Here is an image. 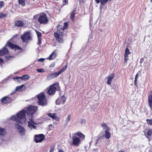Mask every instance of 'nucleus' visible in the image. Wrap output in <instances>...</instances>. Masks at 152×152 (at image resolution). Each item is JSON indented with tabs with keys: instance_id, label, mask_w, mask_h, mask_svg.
I'll use <instances>...</instances> for the list:
<instances>
[{
	"instance_id": "nucleus-1",
	"label": "nucleus",
	"mask_w": 152,
	"mask_h": 152,
	"mask_svg": "<svg viewBox=\"0 0 152 152\" xmlns=\"http://www.w3.org/2000/svg\"><path fill=\"white\" fill-rule=\"evenodd\" d=\"M37 108L35 106H30L26 110H23L19 112L17 114V117L15 115H13L11 117V119L18 123L21 124L25 122L26 120L25 113L29 116L30 121L28 122V126L31 129H35L36 126L34 125L36 123L33 120V115L36 112Z\"/></svg>"
},
{
	"instance_id": "nucleus-2",
	"label": "nucleus",
	"mask_w": 152,
	"mask_h": 152,
	"mask_svg": "<svg viewBox=\"0 0 152 152\" xmlns=\"http://www.w3.org/2000/svg\"><path fill=\"white\" fill-rule=\"evenodd\" d=\"M68 24L67 22H65L63 26L61 25L58 26L57 31L54 33L55 37H56L57 40L60 43H62L64 42L63 39L60 37L63 35L64 29L67 28Z\"/></svg>"
},
{
	"instance_id": "nucleus-3",
	"label": "nucleus",
	"mask_w": 152,
	"mask_h": 152,
	"mask_svg": "<svg viewBox=\"0 0 152 152\" xmlns=\"http://www.w3.org/2000/svg\"><path fill=\"white\" fill-rule=\"evenodd\" d=\"M37 98L38 103L39 105L44 107L48 104L47 99L43 93H42L38 94Z\"/></svg>"
},
{
	"instance_id": "nucleus-4",
	"label": "nucleus",
	"mask_w": 152,
	"mask_h": 152,
	"mask_svg": "<svg viewBox=\"0 0 152 152\" xmlns=\"http://www.w3.org/2000/svg\"><path fill=\"white\" fill-rule=\"evenodd\" d=\"M59 89L58 84H54L52 85L50 87L47 91V93L49 95H53L55 94L56 90Z\"/></svg>"
},
{
	"instance_id": "nucleus-5",
	"label": "nucleus",
	"mask_w": 152,
	"mask_h": 152,
	"mask_svg": "<svg viewBox=\"0 0 152 152\" xmlns=\"http://www.w3.org/2000/svg\"><path fill=\"white\" fill-rule=\"evenodd\" d=\"M38 21L41 24H46L48 22V18L46 15L45 13L40 14L39 17Z\"/></svg>"
},
{
	"instance_id": "nucleus-6",
	"label": "nucleus",
	"mask_w": 152,
	"mask_h": 152,
	"mask_svg": "<svg viewBox=\"0 0 152 152\" xmlns=\"http://www.w3.org/2000/svg\"><path fill=\"white\" fill-rule=\"evenodd\" d=\"M15 126L17 129L18 132L21 136L25 135L26 131L23 127L18 125L17 124H15Z\"/></svg>"
},
{
	"instance_id": "nucleus-7",
	"label": "nucleus",
	"mask_w": 152,
	"mask_h": 152,
	"mask_svg": "<svg viewBox=\"0 0 152 152\" xmlns=\"http://www.w3.org/2000/svg\"><path fill=\"white\" fill-rule=\"evenodd\" d=\"M72 144L78 146L79 145L80 141V139L77 137L74 134H72Z\"/></svg>"
},
{
	"instance_id": "nucleus-8",
	"label": "nucleus",
	"mask_w": 152,
	"mask_h": 152,
	"mask_svg": "<svg viewBox=\"0 0 152 152\" xmlns=\"http://www.w3.org/2000/svg\"><path fill=\"white\" fill-rule=\"evenodd\" d=\"M21 38L23 40V42H26L27 40H31V37L30 33L26 32L21 37Z\"/></svg>"
},
{
	"instance_id": "nucleus-9",
	"label": "nucleus",
	"mask_w": 152,
	"mask_h": 152,
	"mask_svg": "<svg viewBox=\"0 0 152 152\" xmlns=\"http://www.w3.org/2000/svg\"><path fill=\"white\" fill-rule=\"evenodd\" d=\"M45 136L42 134L35 135L34 139L37 143L41 142L45 138Z\"/></svg>"
},
{
	"instance_id": "nucleus-10",
	"label": "nucleus",
	"mask_w": 152,
	"mask_h": 152,
	"mask_svg": "<svg viewBox=\"0 0 152 152\" xmlns=\"http://www.w3.org/2000/svg\"><path fill=\"white\" fill-rule=\"evenodd\" d=\"M59 75L57 72H56L53 73H49L47 76V79L48 80H50L57 77Z\"/></svg>"
},
{
	"instance_id": "nucleus-11",
	"label": "nucleus",
	"mask_w": 152,
	"mask_h": 152,
	"mask_svg": "<svg viewBox=\"0 0 152 152\" xmlns=\"http://www.w3.org/2000/svg\"><path fill=\"white\" fill-rule=\"evenodd\" d=\"M66 101V98L64 96H63L61 97L58 98L56 101V104H63Z\"/></svg>"
},
{
	"instance_id": "nucleus-12",
	"label": "nucleus",
	"mask_w": 152,
	"mask_h": 152,
	"mask_svg": "<svg viewBox=\"0 0 152 152\" xmlns=\"http://www.w3.org/2000/svg\"><path fill=\"white\" fill-rule=\"evenodd\" d=\"M12 99L8 96L4 97L1 100V101L4 104L10 103L12 102Z\"/></svg>"
},
{
	"instance_id": "nucleus-13",
	"label": "nucleus",
	"mask_w": 152,
	"mask_h": 152,
	"mask_svg": "<svg viewBox=\"0 0 152 152\" xmlns=\"http://www.w3.org/2000/svg\"><path fill=\"white\" fill-rule=\"evenodd\" d=\"M7 43H8L7 44L8 46L12 49H14L15 50H18L21 49L20 47L17 45H14L10 42H8Z\"/></svg>"
},
{
	"instance_id": "nucleus-14",
	"label": "nucleus",
	"mask_w": 152,
	"mask_h": 152,
	"mask_svg": "<svg viewBox=\"0 0 152 152\" xmlns=\"http://www.w3.org/2000/svg\"><path fill=\"white\" fill-rule=\"evenodd\" d=\"M114 74L112 73L110 75L106 77V78H107V83L108 85H110L111 83V82L114 78Z\"/></svg>"
},
{
	"instance_id": "nucleus-15",
	"label": "nucleus",
	"mask_w": 152,
	"mask_h": 152,
	"mask_svg": "<svg viewBox=\"0 0 152 152\" xmlns=\"http://www.w3.org/2000/svg\"><path fill=\"white\" fill-rule=\"evenodd\" d=\"M8 53V51L5 48V46L2 49L0 50V56H2L7 54Z\"/></svg>"
},
{
	"instance_id": "nucleus-16",
	"label": "nucleus",
	"mask_w": 152,
	"mask_h": 152,
	"mask_svg": "<svg viewBox=\"0 0 152 152\" xmlns=\"http://www.w3.org/2000/svg\"><path fill=\"white\" fill-rule=\"evenodd\" d=\"M101 126L104 130V132L110 131V129L106 124L103 123L101 125Z\"/></svg>"
},
{
	"instance_id": "nucleus-17",
	"label": "nucleus",
	"mask_w": 152,
	"mask_h": 152,
	"mask_svg": "<svg viewBox=\"0 0 152 152\" xmlns=\"http://www.w3.org/2000/svg\"><path fill=\"white\" fill-rule=\"evenodd\" d=\"M56 50H55L54 51L47 59H48L49 60H53L55 59L56 55Z\"/></svg>"
},
{
	"instance_id": "nucleus-18",
	"label": "nucleus",
	"mask_w": 152,
	"mask_h": 152,
	"mask_svg": "<svg viewBox=\"0 0 152 152\" xmlns=\"http://www.w3.org/2000/svg\"><path fill=\"white\" fill-rule=\"evenodd\" d=\"M97 3H99L100 2L101 5H104L108 1H110L111 0H95Z\"/></svg>"
},
{
	"instance_id": "nucleus-19",
	"label": "nucleus",
	"mask_w": 152,
	"mask_h": 152,
	"mask_svg": "<svg viewBox=\"0 0 152 152\" xmlns=\"http://www.w3.org/2000/svg\"><path fill=\"white\" fill-rule=\"evenodd\" d=\"M24 23L20 20H18L15 22V25L17 27H21L23 26Z\"/></svg>"
},
{
	"instance_id": "nucleus-20",
	"label": "nucleus",
	"mask_w": 152,
	"mask_h": 152,
	"mask_svg": "<svg viewBox=\"0 0 152 152\" xmlns=\"http://www.w3.org/2000/svg\"><path fill=\"white\" fill-rule=\"evenodd\" d=\"M7 134V131L6 129L0 127V136L3 137Z\"/></svg>"
},
{
	"instance_id": "nucleus-21",
	"label": "nucleus",
	"mask_w": 152,
	"mask_h": 152,
	"mask_svg": "<svg viewBox=\"0 0 152 152\" xmlns=\"http://www.w3.org/2000/svg\"><path fill=\"white\" fill-rule=\"evenodd\" d=\"M152 134V130L150 129L148 130L147 134H145V136L148 139H149V136H151Z\"/></svg>"
},
{
	"instance_id": "nucleus-22",
	"label": "nucleus",
	"mask_w": 152,
	"mask_h": 152,
	"mask_svg": "<svg viewBox=\"0 0 152 152\" xmlns=\"http://www.w3.org/2000/svg\"><path fill=\"white\" fill-rule=\"evenodd\" d=\"M76 136H78L81 139H83L85 138V136L82 133L78 132L74 134Z\"/></svg>"
},
{
	"instance_id": "nucleus-23",
	"label": "nucleus",
	"mask_w": 152,
	"mask_h": 152,
	"mask_svg": "<svg viewBox=\"0 0 152 152\" xmlns=\"http://www.w3.org/2000/svg\"><path fill=\"white\" fill-rule=\"evenodd\" d=\"M67 66H65L64 67L61 69L60 70L57 72L59 75L61 74V73H63L64 71H65L67 69Z\"/></svg>"
},
{
	"instance_id": "nucleus-24",
	"label": "nucleus",
	"mask_w": 152,
	"mask_h": 152,
	"mask_svg": "<svg viewBox=\"0 0 152 152\" xmlns=\"http://www.w3.org/2000/svg\"><path fill=\"white\" fill-rule=\"evenodd\" d=\"M71 115L70 114H68L67 118L66 120V123L64 124V126H66L69 123V121L71 118Z\"/></svg>"
},
{
	"instance_id": "nucleus-25",
	"label": "nucleus",
	"mask_w": 152,
	"mask_h": 152,
	"mask_svg": "<svg viewBox=\"0 0 152 152\" xmlns=\"http://www.w3.org/2000/svg\"><path fill=\"white\" fill-rule=\"evenodd\" d=\"M110 131L106 132H104V136L105 138L107 139H109L110 138L111 136L110 133L109 132Z\"/></svg>"
},
{
	"instance_id": "nucleus-26",
	"label": "nucleus",
	"mask_w": 152,
	"mask_h": 152,
	"mask_svg": "<svg viewBox=\"0 0 152 152\" xmlns=\"http://www.w3.org/2000/svg\"><path fill=\"white\" fill-rule=\"evenodd\" d=\"M24 87V85H22L19 86H18L15 88V91H17L19 90L20 91H23L24 89L23 88V87Z\"/></svg>"
},
{
	"instance_id": "nucleus-27",
	"label": "nucleus",
	"mask_w": 152,
	"mask_h": 152,
	"mask_svg": "<svg viewBox=\"0 0 152 152\" xmlns=\"http://www.w3.org/2000/svg\"><path fill=\"white\" fill-rule=\"evenodd\" d=\"M14 80L17 82H20L23 81L21 77H16L14 78Z\"/></svg>"
},
{
	"instance_id": "nucleus-28",
	"label": "nucleus",
	"mask_w": 152,
	"mask_h": 152,
	"mask_svg": "<svg viewBox=\"0 0 152 152\" xmlns=\"http://www.w3.org/2000/svg\"><path fill=\"white\" fill-rule=\"evenodd\" d=\"M21 77L23 80H26L29 79L30 78V76L28 75H25L22 76Z\"/></svg>"
},
{
	"instance_id": "nucleus-29",
	"label": "nucleus",
	"mask_w": 152,
	"mask_h": 152,
	"mask_svg": "<svg viewBox=\"0 0 152 152\" xmlns=\"http://www.w3.org/2000/svg\"><path fill=\"white\" fill-rule=\"evenodd\" d=\"M48 115L49 117L54 119H56L57 118V117L55 115V113L52 114L51 113H49L48 114Z\"/></svg>"
},
{
	"instance_id": "nucleus-30",
	"label": "nucleus",
	"mask_w": 152,
	"mask_h": 152,
	"mask_svg": "<svg viewBox=\"0 0 152 152\" xmlns=\"http://www.w3.org/2000/svg\"><path fill=\"white\" fill-rule=\"evenodd\" d=\"M27 0H18L19 3L22 6H24L25 5L26 1Z\"/></svg>"
},
{
	"instance_id": "nucleus-31",
	"label": "nucleus",
	"mask_w": 152,
	"mask_h": 152,
	"mask_svg": "<svg viewBox=\"0 0 152 152\" xmlns=\"http://www.w3.org/2000/svg\"><path fill=\"white\" fill-rule=\"evenodd\" d=\"M75 10H73L70 15L71 19L72 20V21L75 18Z\"/></svg>"
},
{
	"instance_id": "nucleus-32",
	"label": "nucleus",
	"mask_w": 152,
	"mask_h": 152,
	"mask_svg": "<svg viewBox=\"0 0 152 152\" xmlns=\"http://www.w3.org/2000/svg\"><path fill=\"white\" fill-rule=\"evenodd\" d=\"M130 53L129 51L128 48H127L125 50L124 53V56H128V55L130 54Z\"/></svg>"
},
{
	"instance_id": "nucleus-33",
	"label": "nucleus",
	"mask_w": 152,
	"mask_h": 152,
	"mask_svg": "<svg viewBox=\"0 0 152 152\" xmlns=\"http://www.w3.org/2000/svg\"><path fill=\"white\" fill-rule=\"evenodd\" d=\"M146 121H147V124L148 125H152V120L147 119Z\"/></svg>"
},
{
	"instance_id": "nucleus-34",
	"label": "nucleus",
	"mask_w": 152,
	"mask_h": 152,
	"mask_svg": "<svg viewBox=\"0 0 152 152\" xmlns=\"http://www.w3.org/2000/svg\"><path fill=\"white\" fill-rule=\"evenodd\" d=\"M6 16V15L5 14H3L2 13H0V18H4Z\"/></svg>"
},
{
	"instance_id": "nucleus-35",
	"label": "nucleus",
	"mask_w": 152,
	"mask_h": 152,
	"mask_svg": "<svg viewBox=\"0 0 152 152\" xmlns=\"http://www.w3.org/2000/svg\"><path fill=\"white\" fill-rule=\"evenodd\" d=\"M128 56H124V64H126V62L127 61V60H128Z\"/></svg>"
},
{
	"instance_id": "nucleus-36",
	"label": "nucleus",
	"mask_w": 152,
	"mask_h": 152,
	"mask_svg": "<svg viewBox=\"0 0 152 152\" xmlns=\"http://www.w3.org/2000/svg\"><path fill=\"white\" fill-rule=\"evenodd\" d=\"M37 72H44V71L43 69H37Z\"/></svg>"
},
{
	"instance_id": "nucleus-37",
	"label": "nucleus",
	"mask_w": 152,
	"mask_h": 152,
	"mask_svg": "<svg viewBox=\"0 0 152 152\" xmlns=\"http://www.w3.org/2000/svg\"><path fill=\"white\" fill-rule=\"evenodd\" d=\"M37 36L38 37V38H41V34L40 32L39 31H37Z\"/></svg>"
},
{
	"instance_id": "nucleus-38",
	"label": "nucleus",
	"mask_w": 152,
	"mask_h": 152,
	"mask_svg": "<svg viewBox=\"0 0 152 152\" xmlns=\"http://www.w3.org/2000/svg\"><path fill=\"white\" fill-rule=\"evenodd\" d=\"M38 42L37 43V44L40 45V44L42 43V40L41 38H38Z\"/></svg>"
},
{
	"instance_id": "nucleus-39",
	"label": "nucleus",
	"mask_w": 152,
	"mask_h": 152,
	"mask_svg": "<svg viewBox=\"0 0 152 152\" xmlns=\"http://www.w3.org/2000/svg\"><path fill=\"white\" fill-rule=\"evenodd\" d=\"M63 6L66 5L68 2V0H63Z\"/></svg>"
},
{
	"instance_id": "nucleus-40",
	"label": "nucleus",
	"mask_w": 152,
	"mask_h": 152,
	"mask_svg": "<svg viewBox=\"0 0 152 152\" xmlns=\"http://www.w3.org/2000/svg\"><path fill=\"white\" fill-rule=\"evenodd\" d=\"M4 3L2 1H0V8L4 6Z\"/></svg>"
},
{
	"instance_id": "nucleus-41",
	"label": "nucleus",
	"mask_w": 152,
	"mask_h": 152,
	"mask_svg": "<svg viewBox=\"0 0 152 152\" xmlns=\"http://www.w3.org/2000/svg\"><path fill=\"white\" fill-rule=\"evenodd\" d=\"M80 123L82 124H85L86 123V120L84 119H82L81 120Z\"/></svg>"
},
{
	"instance_id": "nucleus-42",
	"label": "nucleus",
	"mask_w": 152,
	"mask_h": 152,
	"mask_svg": "<svg viewBox=\"0 0 152 152\" xmlns=\"http://www.w3.org/2000/svg\"><path fill=\"white\" fill-rule=\"evenodd\" d=\"M45 60V58H40L38 60V61L42 62Z\"/></svg>"
},
{
	"instance_id": "nucleus-43",
	"label": "nucleus",
	"mask_w": 152,
	"mask_h": 152,
	"mask_svg": "<svg viewBox=\"0 0 152 152\" xmlns=\"http://www.w3.org/2000/svg\"><path fill=\"white\" fill-rule=\"evenodd\" d=\"M54 148V147L52 146V147H51L49 152H53Z\"/></svg>"
},
{
	"instance_id": "nucleus-44",
	"label": "nucleus",
	"mask_w": 152,
	"mask_h": 152,
	"mask_svg": "<svg viewBox=\"0 0 152 152\" xmlns=\"http://www.w3.org/2000/svg\"><path fill=\"white\" fill-rule=\"evenodd\" d=\"M3 60L0 58V65H2L3 64Z\"/></svg>"
},
{
	"instance_id": "nucleus-45",
	"label": "nucleus",
	"mask_w": 152,
	"mask_h": 152,
	"mask_svg": "<svg viewBox=\"0 0 152 152\" xmlns=\"http://www.w3.org/2000/svg\"><path fill=\"white\" fill-rule=\"evenodd\" d=\"M143 61H144V58H141L140 59V64H142V62H143Z\"/></svg>"
},
{
	"instance_id": "nucleus-46",
	"label": "nucleus",
	"mask_w": 152,
	"mask_h": 152,
	"mask_svg": "<svg viewBox=\"0 0 152 152\" xmlns=\"http://www.w3.org/2000/svg\"><path fill=\"white\" fill-rule=\"evenodd\" d=\"M138 77V74L137 73L135 76L134 80H137V78Z\"/></svg>"
},
{
	"instance_id": "nucleus-47",
	"label": "nucleus",
	"mask_w": 152,
	"mask_h": 152,
	"mask_svg": "<svg viewBox=\"0 0 152 152\" xmlns=\"http://www.w3.org/2000/svg\"><path fill=\"white\" fill-rule=\"evenodd\" d=\"M134 85L135 86H137V80H134Z\"/></svg>"
},
{
	"instance_id": "nucleus-48",
	"label": "nucleus",
	"mask_w": 152,
	"mask_h": 152,
	"mask_svg": "<svg viewBox=\"0 0 152 152\" xmlns=\"http://www.w3.org/2000/svg\"><path fill=\"white\" fill-rule=\"evenodd\" d=\"M15 91H12L10 95L13 94H14L15 93Z\"/></svg>"
},
{
	"instance_id": "nucleus-49",
	"label": "nucleus",
	"mask_w": 152,
	"mask_h": 152,
	"mask_svg": "<svg viewBox=\"0 0 152 152\" xmlns=\"http://www.w3.org/2000/svg\"><path fill=\"white\" fill-rule=\"evenodd\" d=\"M58 152H64V151L62 150H59L58 151Z\"/></svg>"
},
{
	"instance_id": "nucleus-50",
	"label": "nucleus",
	"mask_w": 152,
	"mask_h": 152,
	"mask_svg": "<svg viewBox=\"0 0 152 152\" xmlns=\"http://www.w3.org/2000/svg\"><path fill=\"white\" fill-rule=\"evenodd\" d=\"M11 57V56H7L6 57L8 59H10V58Z\"/></svg>"
},
{
	"instance_id": "nucleus-51",
	"label": "nucleus",
	"mask_w": 152,
	"mask_h": 152,
	"mask_svg": "<svg viewBox=\"0 0 152 152\" xmlns=\"http://www.w3.org/2000/svg\"><path fill=\"white\" fill-rule=\"evenodd\" d=\"M118 152H124V151H119Z\"/></svg>"
},
{
	"instance_id": "nucleus-52",
	"label": "nucleus",
	"mask_w": 152,
	"mask_h": 152,
	"mask_svg": "<svg viewBox=\"0 0 152 152\" xmlns=\"http://www.w3.org/2000/svg\"><path fill=\"white\" fill-rule=\"evenodd\" d=\"M49 126H52V124H50L49 125Z\"/></svg>"
},
{
	"instance_id": "nucleus-53",
	"label": "nucleus",
	"mask_w": 152,
	"mask_h": 152,
	"mask_svg": "<svg viewBox=\"0 0 152 152\" xmlns=\"http://www.w3.org/2000/svg\"><path fill=\"white\" fill-rule=\"evenodd\" d=\"M69 136H70V137H71V134H69Z\"/></svg>"
},
{
	"instance_id": "nucleus-54",
	"label": "nucleus",
	"mask_w": 152,
	"mask_h": 152,
	"mask_svg": "<svg viewBox=\"0 0 152 152\" xmlns=\"http://www.w3.org/2000/svg\"><path fill=\"white\" fill-rule=\"evenodd\" d=\"M151 1L152 2V0H151Z\"/></svg>"
}]
</instances>
